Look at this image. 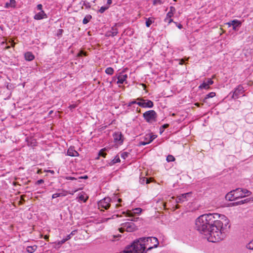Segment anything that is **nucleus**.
Here are the masks:
<instances>
[{"label":"nucleus","mask_w":253,"mask_h":253,"mask_svg":"<svg viewBox=\"0 0 253 253\" xmlns=\"http://www.w3.org/2000/svg\"><path fill=\"white\" fill-rule=\"evenodd\" d=\"M228 222V220L223 215L216 213L204 214L196 219L195 228L204 235L209 242L214 243L225 237Z\"/></svg>","instance_id":"1"},{"label":"nucleus","mask_w":253,"mask_h":253,"mask_svg":"<svg viewBox=\"0 0 253 253\" xmlns=\"http://www.w3.org/2000/svg\"><path fill=\"white\" fill-rule=\"evenodd\" d=\"M153 244V246L148 247L147 251H149L153 248H157L159 245V241L157 238L154 237H142L134 241L132 244L133 246L137 245L138 247L140 246L141 249H135L137 253H146L145 249L146 247L148 246L149 243ZM136 247V246H135Z\"/></svg>","instance_id":"2"},{"label":"nucleus","mask_w":253,"mask_h":253,"mask_svg":"<svg viewBox=\"0 0 253 253\" xmlns=\"http://www.w3.org/2000/svg\"><path fill=\"white\" fill-rule=\"evenodd\" d=\"M143 117L147 123H153L157 121V114L155 111L151 110L144 113Z\"/></svg>","instance_id":"3"},{"label":"nucleus","mask_w":253,"mask_h":253,"mask_svg":"<svg viewBox=\"0 0 253 253\" xmlns=\"http://www.w3.org/2000/svg\"><path fill=\"white\" fill-rule=\"evenodd\" d=\"M122 227L119 228L120 232H123L124 231L127 232H133L136 229V226L133 222H126L122 224Z\"/></svg>","instance_id":"4"},{"label":"nucleus","mask_w":253,"mask_h":253,"mask_svg":"<svg viewBox=\"0 0 253 253\" xmlns=\"http://www.w3.org/2000/svg\"><path fill=\"white\" fill-rule=\"evenodd\" d=\"M234 190L235 194V198H236L237 199L245 197L246 196H250L252 194L251 191L246 189L237 188Z\"/></svg>","instance_id":"5"},{"label":"nucleus","mask_w":253,"mask_h":253,"mask_svg":"<svg viewBox=\"0 0 253 253\" xmlns=\"http://www.w3.org/2000/svg\"><path fill=\"white\" fill-rule=\"evenodd\" d=\"M136 100L138 101L137 104L142 108H151L154 106V103L151 100L144 99L142 98H137Z\"/></svg>","instance_id":"6"},{"label":"nucleus","mask_w":253,"mask_h":253,"mask_svg":"<svg viewBox=\"0 0 253 253\" xmlns=\"http://www.w3.org/2000/svg\"><path fill=\"white\" fill-rule=\"evenodd\" d=\"M111 202V199L109 197H105L103 199L100 200L98 203V206L99 209L100 208H104L105 210L108 209L110 206V203Z\"/></svg>","instance_id":"7"},{"label":"nucleus","mask_w":253,"mask_h":253,"mask_svg":"<svg viewBox=\"0 0 253 253\" xmlns=\"http://www.w3.org/2000/svg\"><path fill=\"white\" fill-rule=\"evenodd\" d=\"M175 12V8L173 6H170L169 11L167 13L166 17L165 19V21L168 22V24H170L171 22H173V20L171 18L174 13Z\"/></svg>","instance_id":"8"},{"label":"nucleus","mask_w":253,"mask_h":253,"mask_svg":"<svg viewBox=\"0 0 253 253\" xmlns=\"http://www.w3.org/2000/svg\"><path fill=\"white\" fill-rule=\"evenodd\" d=\"M244 92V90L243 87L239 85L235 88L233 93L232 97L233 98H237L239 97V95L242 94Z\"/></svg>","instance_id":"9"},{"label":"nucleus","mask_w":253,"mask_h":253,"mask_svg":"<svg viewBox=\"0 0 253 253\" xmlns=\"http://www.w3.org/2000/svg\"><path fill=\"white\" fill-rule=\"evenodd\" d=\"M227 24L229 27L232 26L233 29L235 31H237L238 30V28L241 27V22L240 21L235 19L228 22Z\"/></svg>","instance_id":"10"},{"label":"nucleus","mask_w":253,"mask_h":253,"mask_svg":"<svg viewBox=\"0 0 253 253\" xmlns=\"http://www.w3.org/2000/svg\"><path fill=\"white\" fill-rule=\"evenodd\" d=\"M213 84V81L211 79H207L199 86L200 89H207L210 88V86Z\"/></svg>","instance_id":"11"},{"label":"nucleus","mask_w":253,"mask_h":253,"mask_svg":"<svg viewBox=\"0 0 253 253\" xmlns=\"http://www.w3.org/2000/svg\"><path fill=\"white\" fill-rule=\"evenodd\" d=\"M156 137H157L156 135H154L151 133H149V134H146L144 136V141H145V142H147L149 144Z\"/></svg>","instance_id":"12"},{"label":"nucleus","mask_w":253,"mask_h":253,"mask_svg":"<svg viewBox=\"0 0 253 253\" xmlns=\"http://www.w3.org/2000/svg\"><path fill=\"white\" fill-rule=\"evenodd\" d=\"M122 137L123 135L121 132H115L113 135L115 141L120 143H123Z\"/></svg>","instance_id":"13"},{"label":"nucleus","mask_w":253,"mask_h":253,"mask_svg":"<svg viewBox=\"0 0 253 253\" xmlns=\"http://www.w3.org/2000/svg\"><path fill=\"white\" fill-rule=\"evenodd\" d=\"M234 193V190H233L227 193L225 196L226 200L230 201L236 200L237 199L235 198V194Z\"/></svg>","instance_id":"14"},{"label":"nucleus","mask_w":253,"mask_h":253,"mask_svg":"<svg viewBox=\"0 0 253 253\" xmlns=\"http://www.w3.org/2000/svg\"><path fill=\"white\" fill-rule=\"evenodd\" d=\"M47 18V15L43 10L41 11L34 16V18L37 20H40Z\"/></svg>","instance_id":"15"},{"label":"nucleus","mask_w":253,"mask_h":253,"mask_svg":"<svg viewBox=\"0 0 253 253\" xmlns=\"http://www.w3.org/2000/svg\"><path fill=\"white\" fill-rule=\"evenodd\" d=\"M127 75L126 74L120 75L118 77V81L117 83L118 84H123L126 80Z\"/></svg>","instance_id":"16"},{"label":"nucleus","mask_w":253,"mask_h":253,"mask_svg":"<svg viewBox=\"0 0 253 253\" xmlns=\"http://www.w3.org/2000/svg\"><path fill=\"white\" fill-rule=\"evenodd\" d=\"M67 155L72 157L78 156V153L72 147H70L67 150Z\"/></svg>","instance_id":"17"},{"label":"nucleus","mask_w":253,"mask_h":253,"mask_svg":"<svg viewBox=\"0 0 253 253\" xmlns=\"http://www.w3.org/2000/svg\"><path fill=\"white\" fill-rule=\"evenodd\" d=\"M16 0H9V2L5 3L4 7L8 8L9 7L15 8L16 7Z\"/></svg>","instance_id":"18"},{"label":"nucleus","mask_w":253,"mask_h":253,"mask_svg":"<svg viewBox=\"0 0 253 253\" xmlns=\"http://www.w3.org/2000/svg\"><path fill=\"white\" fill-rule=\"evenodd\" d=\"M118 29L116 27H112L111 31L107 32V35L108 36L114 37L118 34Z\"/></svg>","instance_id":"19"},{"label":"nucleus","mask_w":253,"mask_h":253,"mask_svg":"<svg viewBox=\"0 0 253 253\" xmlns=\"http://www.w3.org/2000/svg\"><path fill=\"white\" fill-rule=\"evenodd\" d=\"M25 58L27 61H32L35 58L34 55L31 52H27L24 55Z\"/></svg>","instance_id":"20"},{"label":"nucleus","mask_w":253,"mask_h":253,"mask_svg":"<svg viewBox=\"0 0 253 253\" xmlns=\"http://www.w3.org/2000/svg\"><path fill=\"white\" fill-rule=\"evenodd\" d=\"M133 212H132L131 211H129V212L127 213V216L129 217L132 216L134 214H139L141 213L142 210L140 208H136L134 210Z\"/></svg>","instance_id":"21"},{"label":"nucleus","mask_w":253,"mask_h":253,"mask_svg":"<svg viewBox=\"0 0 253 253\" xmlns=\"http://www.w3.org/2000/svg\"><path fill=\"white\" fill-rule=\"evenodd\" d=\"M37 245L28 246L26 248V251L29 253H33L37 250Z\"/></svg>","instance_id":"22"},{"label":"nucleus","mask_w":253,"mask_h":253,"mask_svg":"<svg viewBox=\"0 0 253 253\" xmlns=\"http://www.w3.org/2000/svg\"><path fill=\"white\" fill-rule=\"evenodd\" d=\"M120 159L118 155L116 156V157L113 159L109 163L110 166H113L116 163L120 162Z\"/></svg>","instance_id":"23"},{"label":"nucleus","mask_w":253,"mask_h":253,"mask_svg":"<svg viewBox=\"0 0 253 253\" xmlns=\"http://www.w3.org/2000/svg\"><path fill=\"white\" fill-rule=\"evenodd\" d=\"M188 194V193H186V194H184L181 195V196H178L176 199V202L177 203H181L182 202L184 201L183 199L186 198V196Z\"/></svg>","instance_id":"24"},{"label":"nucleus","mask_w":253,"mask_h":253,"mask_svg":"<svg viewBox=\"0 0 253 253\" xmlns=\"http://www.w3.org/2000/svg\"><path fill=\"white\" fill-rule=\"evenodd\" d=\"M91 18H92L91 15H86L83 20V23L84 24H86L87 23L89 22V21L90 20V19Z\"/></svg>","instance_id":"25"},{"label":"nucleus","mask_w":253,"mask_h":253,"mask_svg":"<svg viewBox=\"0 0 253 253\" xmlns=\"http://www.w3.org/2000/svg\"><path fill=\"white\" fill-rule=\"evenodd\" d=\"M154 22V20L151 18H146V26L147 27H149L150 25Z\"/></svg>","instance_id":"26"},{"label":"nucleus","mask_w":253,"mask_h":253,"mask_svg":"<svg viewBox=\"0 0 253 253\" xmlns=\"http://www.w3.org/2000/svg\"><path fill=\"white\" fill-rule=\"evenodd\" d=\"M215 96V93L214 92H211L210 93H209V94H208L207 95H206V97H205L204 99V102H206V99L209 98H212L214 96Z\"/></svg>","instance_id":"27"},{"label":"nucleus","mask_w":253,"mask_h":253,"mask_svg":"<svg viewBox=\"0 0 253 253\" xmlns=\"http://www.w3.org/2000/svg\"><path fill=\"white\" fill-rule=\"evenodd\" d=\"M105 73L110 75H112L114 73V69L111 67H108L105 70Z\"/></svg>","instance_id":"28"},{"label":"nucleus","mask_w":253,"mask_h":253,"mask_svg":"<svg viewBox=\"0 0 253 253\" xmlns=\"http://www.w3.org/2000/svg\"><path fill=\"white\" fill-rule=\"evenodd\" d=\"M69 240H70V236H67L65 238H64L62 240L59 241L57 243V245L59 246H60L61 245L63 244L65 242H66L67 241H68Z\"/></svg>","instance_id":"29"},{"label":"nucleus","mask_w":253,"mask_h":253,"mask_svg":"<svg viewBox=\"0 0 253 253\" xmlns=\"http://www.w3.org/2000/svg\"><path fill=\"white\" fill-rule=\"evenodd\" d=\"M88 197H85L84 195L81 194L79 195V200L84 201V202H85L86 200H87Z\"/></svg>","instance_id":"30"},{"label":"nucleus","mask_w":253,"mask_h":253,"mask_svg":"<svg viewBox=\"0 0 253 253\" xmlns=\"http://www.w3.org/2000/svg\"><path fill=\"white\" fill-rule=\"evenodd\" d=\"M109 8V6H102L99 10V12L100 13H103L105 10Z\"/></svg>","instance_id":"31"},{"label":"nucleus","mask_w":253,"mask_h":253,"mask_svg":"<svg viewBox=\"0 0 253 253\" xmlns=\"http://www.w3.org/2000/svg\"><path fill=\"white\" fill-rule=\"evenodd\" d=\"M175 160L174 157L172 155H168L167 157V161L168 162H173Z\"/></svg>","instance_id":"32"},{"label":"nucleus","mask_w":253,"mask_h":253,"mask_svg":"<svg viewBox=\"0 0 253 253\" xmlns=\"http://www.w3.org/2000/svg\"><path fill=\"white\" fill-rule=\"evenodd\" d=\"M128 155H129V153L126 152H124L121 153V156L124 159H126V158L128 157Z\"/></svg>","instance_id":"33"},{"label":"nucleus","mask_w":253,"mask_h":253,"mask_svg":"<svg viewBox=\"0 0 253 253\" xmlns=\"http://www.w3.org/2000/svg\"><path fill=\"white\" fill-rule=\"evenodd\" d=\"M145 181V177H142V178H140V182L141 183H144ZM146 183L147 184L149 183L150 182V179L147 178L146 179Z\"/></svg>","instance_id":"34"},{"label":"nucleus","mask_w":253,"mask_h":253,"mask_svg":"<svg viewBox=\"0 0 253 253\" xmlns=\"http://www.w3.org/2000/svg\"><path fill=\"white\" fill-rule=\"evenodd\" d=\"M232 206H237L244 204L243 200H240L236 202H234L231 204Z\"/></svg>","instance_id":"35"},{"label":"nucleus","mask_w":253,"mask_h":253,"mask_svg":"<svg viewBox=\"0 0 253 253\" xmlns=\"http://www.w3.org/2000/svg\"><path fill=\"white\" fill-rule=\"evenodd\" d=\"M83 5L85 6V7L87 9L90 8L91 7V4L89 2L84 1L83 3Z\"/></svg>","instance_id":"36"},{"label":"nucleus","mask_w":253,"mask_h":253,"mask_svg":"<svg viewBox=\"0 0 253 253\" xmlns=\"http://www.w3.org/2000/svg\"><path fill=\"white\" fill-rule=\"evenodd\" d=\"M248 249L253 250V241L250 242L247 246Z\"/></svg>","instance_id":"37"},{"label":"nucleus","mask_w":253,"mask_h":253,"mask_svg":"<svg viewBox=\"0 0 253 253\" xmlns=\"http://www.w3.org/2000/svg\"><path fill=\"white\" fill-rule=\"evenodd\" d=\"M61 196H63L62 193H55L52 195V199L56 198L59 197Z\"/></svg>","instance_id":"38"},{"label":"nucleus","mask_w":253,"mask_h":253,"mask_svg":"<svg viewBox=\"0 0 253 253\" xmlns=\"http://www.w3.org/2000/svg\"><path fill=\"white\" fill-rule=\"evenodd\" d=\"M99 155L100 156H102L103 157H105L106 155V153L104 152V151L102 149L100 151L99 153Z\"/></svg>","instance_id":"39"},{"label":"nucleus","mask_w":253,"mask_h":253,"mask_svg":"<svg viewBox=\"0 0 253 253\" xmlns=\"http://www.w3.org/2000/svg\"><path fill=\"white\" fill-rule=\"evenodd\" d=\"M244 202V204L248 203L250 201H253V197L249 198H246L244 200H243Z\"/></svg>","instance_id":"40"},{"label":"nucleus","mask_w":253,"mask_h":253,"mask_svg":"<svg viewBox=\"0 0 253 253\" xmlns=\"http://www.w3.org/2000/svg\"><path fill=\"white\" fill-rule=\"evenodd\" d=\"M162 3V2L161 0H154L153 1V4L154 5L161 4Z\"/></svg>","instance_id":"41"},{"label":"nucleus","mask_w":253,"mask_h":253,"mask_svg":"<svg viewBox=\"0 0 253 253\" xmlns=\"http://www.w3.org/2000/svg\"><path fill=\"white\" fill-rule=\"evenodd\" d=\"M78 56H82L83 55L84 56H85L86 55V53L84 52V51H80L78 53Z\"/></svg>","instance_id":"42"},{"label":"nucleus","mask_w":253,"mask_h":253,"mask_svg":"<svg viewBox=\"0 0 253 253\" xmlns=\"http://www.w3.org/2000/svg\"><path fill=\"white\" fill-rule=\"evenodd\" d=\"M137 101L136 100H132V101H130V102H129L127 104V106L128 107H130L131 106L132 104H137Z\"/></svg>","instance_id":"43"},{"label":"nucleus","mask_w":253,"mask_h":253,"mask_svg":"<svg viewBox=\"0 0 253 253\" xmlns=\"http://www.w3.org/2000/svg\"><path fill=\"white\" fill-rule=\"evenodd\" d=\"M77 232V230H73V231H72L71 232V233L69 235H68L67 236H70V239L71 238V237H72V236L75 235L76 234Z\"/></svg>","instance_id":"44"},{"label":"nucleus","mask_w":253,"mask_h":253,"mask_svg":"<svg viewBox=\"0 0 253 253\" xmlns=\"http://www.w3.org/2000/svg\"><path fill=\"white\" fill-rule=\"evenodd\" d=\"M115 215H114L113 216H112V217H109V218H104L103 219H102V222H107L108 220H109V219H111V218H114V216H115Z\"/></svg>","instance_id":"45"},{"label":"nucleus","mask_w":253,"mask_h":253,"mask_svg":"<svg viewBox=\"0 0 253 253\" xmlns=\"http://www.w3.org/2000/svg\"><path fill=\"white\" fill-rule=\"evenodd\" d=\"M37 9L38 10H40V11H42V4H39L37 5Z\"/></svg>","instance_id":"46"},{"label":"nucleus","mask_w":253,"mask_h":253,"mask_svg":"<svg viewBox=\"0 0 253 253\" xmlns=\"http://www.w3.org/2000/svg\"><path fill=\"white\" fill-rule=\"evenodd\" d=\"M148 144H149V143L148 142H145V141H144V140L143 141H140L139 142V145H145Z\"/></svg>","instance_id":"47"},{"label":"nucleus","mask_w":253,"mask_h":253,"mask_svg":"<svg viewBox=\"0 0 253 253\" xmlns=\"http://www.w3.org/2000/svg\"><path fill=\"white\" fill-rule=\"evenodd\" d=\"M65 179H67V180H76V179H77L76 178H75L74 177H72V176H67V177H66Z\"/></svg>","instance_id":"48"},{"label":"nucleus","mask_w":253,"mask_h":253,"mask_svg":"<svg viewBox=\"0 0 253 253\" xmlns=\"http://www.w3.org/2000/svg\"><path fill=\"white\" fill-rule=\"evenodd\" d=\"M76 106L77 105L76 104H72L69 106V108L70 109V110H72L73 109L75 108Z\"/></svg>","instance_id":"49"},{"label":"nucleus","mask_w":253,"mask_h":253,"mask_svg":"<svg viewBox=\"0 0 253 253\" xmlns=\"http://www.w3.org/2000/svg\"><path fill=\"white\" fill-rule=\"evenodd\" d=\"M43 182H44L43 180H42V179H40V180H38L36 182V184H37L39 185V184H42V183H43Z\"/></svg>","instance_id":"50"},{"label":"nucleus","mask_w":253,"mask_h":253,"mask_svg":"<svg viewBox=\"0 0 253 253\" xmlns=\"http://www.w3.org/2000/svg\"><path fill=\"white\" fill-rule=\"evenodd\" d=\"M107 1V6H109L111 4V3H112V0H106Z\"/></svg>","instance_id":"51"},{"label":"nucleus","mask_w":253,"mask_h":253,"mask_svg":"<svg viewBox=\"0 0 253 253\" xmlns=\"http://www.w3.org/2000/svg\"><path fill=\"white\" fill-rule=\"evenodd\" d=\"M184 62L185 61L183 59H180L179 64L180 65H183L184 63Z\"/></svg>","instance_id":"52"},{"label":"nucleus","mask_w":253,"mask_h":253,"mask_svg":"<svg viewBox=\"0 0 253 253\" xmlns=\"http://www.w3.org/2000/svg\"><path fill=\"white\" fill-rule=\"evenodd\" d=\"M169 126V125L168 124H165L162 126V127L163 129H165V128L168 127Z\"/></svg>","instance_id":"53"},{"label":"nucleus","mask_w":253,"mask_h":253,"mask_svg":"<svg viewBox=\"0 0 253 253\" xmlns=\"http://www.w3.org/2000/svg\"><path fill=\"white\" fill-rule=\"evenodd\" d=\"M138 219V217L133 218L131 219V221H136Z\"/></svg>","instance_id":"54"},{"label":"nucleus","mask_w":253,"mask_h":253,"mask_svg":"<svg viewBox=\"0 0 253 253\" xmlns=\"http://www.w3.org/2000/svg\"><path fill=\"white\" fill-rule=\"evenodd\" d=\"M194 105L198 107H200V106H201V104L199 103H196L194 104Z\"/></svg>","instance_id":"55"},{"label":"nucleus","mask_w":253,"mask_h":253,"mask_svg":"<svg viewBox=\"0 0 253 253\" xmlns=\"http://www.w3.org/2000/svg\"><path fill=\"white\" fill-rule=\"evenodd\" d=\"M79 178L86 179V178H87V176L86 175L84 176H81V177H79Z\"/></svg>","instance_id":"56"},{"label":"nucleus","mask_w":253,"mask_h":253,"mask_svg":"<svg viewBox=\"0 0 253 253\" xmlns=\"http://www.w3.org/2000/svg\"><path fill=\"white\" fill-rule=\"evenodd\" d=\"M182 27V26L181 25V24H179L178 26V28L179 29H181Z\"/></svg>","instance_id":"57"},{"label":"nucleus","mask_w":253,"mask_h":253,"mask_svg":"<svg viewBox=\"0 0 253 253\" xmlns=\"http://www.w3.org/2000/svg\"><path fill=\"white\" fill-rule=\"evenodd\" d=\"M44 238L46 240L48 239V236L47 235H45L44 237Z\"/></svg>","instance_id":"58"},{"label":"nucleus","mask_w":253,"mask_h":253,"mask_svg":"<svg viewBox=\"0 0 253 253\" xmlns=\"http://www.w3.org/2000/svg\"><path fill=\"white\" fill-rule=\"evenodd\" d=\"M121 201H122V199H118V202H121Z\"/></svg>","instance_id":"59"},{"label":"nucleus","mask_w":253,"mask_h":253,"mask_svg":"<svg viewBox=\"0 0 253 253\" xmlns=\"http://www.w3.org/2000/svg\"><path fill=\"white\" fill-rule=\"evenodd\" d=\"M50 173H54V171L53 170H50Z\"/></svg>","instance_id":"60"},{"label":"nucleus","mask_w":253,"mask_h":253,"mask_svg":"<svg viewBox=\"0 0 253 253\" xmlns=\"http://www.w3.org/2000/svg\"><path fill=\"white\" fill-rule=\"evenodd\" d=\"M7 49H8L9 48H10V46H8L6 47Z\"/></svg>","instance_id":"61"},{"label":"nucleus","mask_w":253,"mask_h":253,"mask_svg":"<svg viewBox=\"0 0 253 253\" xmlns=\"http://www.w3.org/2000/svg\"><path fill=\"white\" fill-rule=\"evenodd\" d=\"M249 135H250V136H253V134H250H250H249Z\"/></svg>","instance_id":"62"},{"label":"nucleus","mask_w":253,"mask_h":253,"mask_svg":"<svg viewBox=\"0 0 253 253\" xmlns=\"http://www.w3.org/2000/svg\"><path fill=\"white\" fill-rule=\"evenodd\" d=\"M252 115H253L252 114H250V115H249V116H249V117H250V116H252Z\"/></svg>","instance_id":"63"}]
</instances>
